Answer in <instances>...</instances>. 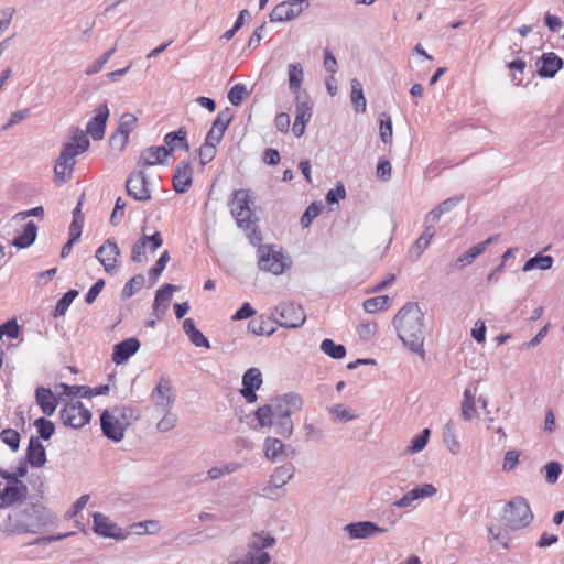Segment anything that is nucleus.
I'll return each mask as SVG.
<instances>
[{
	"label": "nucleus",
	"instance_id": "nucleus-34",
	"mask_svg": "<svg viewBox=\"0 0 564 564\" xmlns=\"http://www.w3.org/2000/svg\"><path fill=\"white\" fill-rule=\"evenodd\" d=\"M35 399L41 410L46 415H52L57 406V399L51 389L40 387L35 391Z\"/></svg>",
	"mask_w": 564,
	"mask_h": 564
},
{
	"label": "nucleus",
	"instance_id": "nucleus-1",
	"mask_svg": "<svg viewBox=\"0 0 564 564\" xmlns=\"http://www.w3.org/2000/svg\"><path fill=\"white\" fill-rule=\"evenodd\" d=\"M58 517L42 503H26L13 509L0 522L6 534H43L57 528Z\"/></svg>",
	"mask_w": 564,
	"mask_h": 564
},
{
	"label": "nucleus",
	"instance_id": "nucleus-31",
	"mask_svg": "<svg viewBox=\"0 0 564 564\" xmlns=\"http://www.w3.org/2000/svg\"><path fill=\"white\" fill-rule=\"evenodd\" d=\"M435 227L431 224L424 223V231L423 234L415 240L413 246L411 247L409 254L413 260H417L423 252L427 249L431 243V240L435 236Z\"/></svg>",
	"mask_w": 564,
	"mask_h": 564
},
{
	"label": "nucleus",
	"instance_id": "nucleus-44",
	"mask_svg": "<svg viewBox=\"0 0 564 564\" xmlns=\"http://www.w3.org/2000/svg\"><path fill=\"white\" fill-rule=\"evenodd\" d=\"M351 86V101L355 105L357 111L364 112L366 110V97L364 95L362 86L356 78L350 80Z\"/></svg>",
	"mask_w": 564,
	"mask_h": 564
},
{
	"label": "nucleus",
	"instance_id": "nucleus-23",
	"mask_svg": "<svg viewBox=\"0 0 564 564\" xmlns=\"http://www.w3.org/2000/svg\"><path fill=\"white\" fill-rule=\"evenodd\" d=\"M109 113L107 104H101L95 109V116L86 126V132L94 140H101L104 138Z\"/></svg>",
	"mask_w": 564,
	"mask_h": 564
},
{
	"label": "nucleus",
	"instance_id": "nucleus-2",
	"mask_svg": "<svg viewBox=\"0 0 564 564\" xmlns=\"http://www.w3.org/2000/svg\"><path fill=\"white\" fill-rule=\"evenodd\" d=\"M392 323L399 338L410 350L424 352V314L417 303L409 302L403 305Z\"/></svg>",
	"mask_w": 564,
	"mask_h": 564
},
{
	"label": "nucleus",
	"instance_id": "nucleus-4",
	"mask_svg": "<svg viewBox=\"0 0 564 564\" xmlns=\"http://www.w3.org/2000/svg\"><path fill=\"white\" fill-rule=\"evenodd\" d=\"M133 411L130 408H115L105 410L100 416V425L104 434L113 442H120L124 431L131 424Z\"/></svg>",
	"mask_w": 564,
	"mask_h": 564
},
{
	"label": "nucleus",
	"instance_id": "nucleus-35",
	"mask_svg": "<svg viewBox=\"0 0 564 564\" xmlns=\"http://www.w3.org/2000/svg\"><path fill=\"white\" fill-rule=\"evenodd\" d=\"M477 386H468L463 394L462 415L465 421H470L476 413Z\"/></svg>",
	"mask_w": 564,
	"mask_h": 564
},
{
	"label": "nucleus",
	"instance_id": "nucleus-48",
	"mask_svg": "<svg viewBox=\"0 0 564 564\" xmlns=\"http://www.w3.org/2000/svg\"><path fill=\"white\" fill-rule=\"evenodd\" d=\"M274 417L275 415L272 404L262 405L256 411V419L262 427L272 426Z\"/></svg>",
	"mask_w": 564,
	"mask_h": 564
},
{
	"label": "nucleus",
	"instance_id": "nucleus-55",
	"mask_svg": "<svg viewBox=\"0 0 564 564\" xmlns=\"http://www.w3.org/2000/svg\"><path fill=\"white\" fill-rule=\"evenodd\" d=\"M164 415L163 417L158 422L156 429L162 432L166 433L172 431L178 422V417L175 413H173L171 410L163 411Z\"/></svg>",
	"mask_w": 564,
	"mask_h": 564
},
{
	"label": "nucleus",
	"instance_id": "nucleus-43",
	"mask_svg": "<svg viewBox=\"0 0 564 564\" xmlns=\"http://www.w3.org/2000/svg\"><path fill=\"white\" fill-rule=\"evenodd\" d=\"M289 87L293 93H297L301 88L304 73L300 63H291L288 67Z\"/></svg>",
	"mask_w": 564,
	"mask_h": 564
},
{
	"label": "nucleus",
	"instance_id": "nucleus-52",
	"mask_svg": "<svg viewBox=\"0 0 564 564\" xmlns=\"http://www.w3.org/2000/svg\"><path fill=\"white\" fill-rule=\"evenodd\" d=\"M138 119L133 113L126 112L119 119L117 131L130 135V133L137 128Z\"/></svg>",
	"mask_w": 564,
	"mask_h": 564
},
{
	"label": "nucleus",
	"instance_id": "nucleus-27",
	"mask_svg": "<svg viewBox=\"0 0 564 564\" xmlns=\"http://www.w3.org/2000/svg\"><path fill=\"white\" fill-rule=\"evenodd\" d=\"M463 195H459L443 200L425 215L424 223L431 224L435 227L442 216L451 213L463 200Z\"/></svg>",
	"mask_w": 564,
	"mask_h": 564
},
{
	"label": "nucleus",
	"instance_id": "nucleus-45",
	"mask_svg": "<svg viewBox=\"0 0 564 564\" xmlns=\"http://www.w3.org/2000/svg\"><path fill=\"white\" fill-rule=\"evenodd\" d=\"M321 350L334 359H341L346 356V348L341 344H336L333 339L326 338L321 344Z\"/></svg>",
	"mask_w": 564,
	"mask_h": 564
},
{
	"label": "nucleus",
	"instance_id": "nucleus-20",
	"mask_svg": "<svg viewBox=\"0 0 564 564\" xmlns=\"http://www.w3.org/2000/svg\"><path fill=\"white\" fill-rule=\"evenodd\" d=\"M305 0H289L275 6L270 13L271 22H285L293 20L304 10Z\"/></svg>",
	"mask_w": 564,
	"mask_h": 564
},
{
	"label": "nucleus",
	"instance_id": "nucleus-46",
	"mask_svg": "<svg viewBox=\"0 0 564 564\" xmlns=\"http://www.w3.org/2000/svg\"><path fill=\"white\" fill-rule=\"evenodd\" d=\"M390 306V297L388 295L375 296L364 302V308L368 313H377Z\"/></svg>",
	"mask_w": 564,
	"mask_h": 564
},
{
	"label": "nucleus",
	"instance_id": "nucleus-54",
	"mask_svg": "<svg viewBox=\"0 0 564 564\" xmlns=\"http://www.w3.org/2000/svg\"><path fill=\"white\" fill-rule=\"evenodd\" d=\"M145 279L142 274L131 278L122 289V297L129 299L144 285Z\"/></svg>",
	"mask_w": 564,
	"mask_h": 564
},
{
	"label": "nucleus",
	"instance_id": "nucleus-39",
	"mask_svg": "<svg viewBox=\"0 0 564 564\" xmlns=\"http://www.w3.org/2000/svg\"><path fill=\"white\" fill-rule=\"evenodd\" d=\"M183 329L184 333L189 337L192 344H194L196 347L209 348V340L200 330L196 328L192 318H186L183 322Z\"/></svg>",
	"mask_w": 564,
	"mask_h": 564
},
{
	"label": "nucleus",
	"instance_id": "nucleus-17",
	"mask_svg": "<svg viewBox=\"0 0 564 564\" xmlns=\"http://www.w3.org/2000/svg\"><path fill=\"white\" fill-rule=\"evenodd\" d=\"M96 259L100 262L107 273H113L118 267L120 250L113 239H107L97 250Z\"/></svg>",
	"mask_w": 564,
	"mask_h": 564
},
{
	"label": "nucleus",
	"instance_id": "nucleus-10",
	"mask_svg": "<svg viewBox=\"0 0 564 564\" xmlns=\"http://www.w3.org/2000/svg\"><path fill=\"white\" fill-rule=\"evenodd\" d=\"M59 416L64 425L80 429L89 423L91 413L80 401H70L62 408Z\"/></svg>",
	"mask_w": 564,
	"mask_h": 564
},
{
	"label": "nucleus",
	"instance_id": "nucleus-21",
	"mask_svg": "<svg viewBox=\"0 0 564 564\" xmlns=\"http://www.w3.org/2000/svg\"><path fill=\"white\" fill-rule=\"evenodd\" d=\"M263 383V378L260 369L249 368L242 376L241 395L248 403H254L258 399L256 391L260 389Z\"/></svg>",
	"mask_w": 564,
	"mask_h": 564
},
{
	"label": "nucleus",
	"instance_id": "nucleus-30",
	"mask_svg": "<svg viewBox=\"0 0 564 564\" xmlns=\"http://www.w3.org/2000/svg\"><path fill=\"white\" fill-rule=\"evenodd\" d=\"M26 460L32 467H42L46 463V452L37 437L32 436L26 448Z\"/></svg>",
	"mask_w": 564,
	"mask_h": 564
},
{
	"label": "nucleus",
	"instance_id": "nucleus-15",
	"mask_svg": "<svg viewBox=\"0 0 564 564\" xmlns=\"http://www.w3.org/2000/svg\"><path fill=\"white\" fill-rule=\"evenodd\" d=\"M126 189L128 195L138 202H148L151 199V191L142 170L132 172L129 175L126 181Z\"/></svg>",
	"mask_w": 564,
	"mask_h": 564
},
{
	"label": "nucleus",
	"instance_id": "nucleus-16",
	"mask_svg": "<svg viewBox=\"0 0 564 564\" xmlns=\"http://www.w3.org/2000/svg\"><path fill=\"white\" fill-rule=\"evenodd\" d=\"M93 519L94 532L100 536L124 540L129 535V532L124 531L117 523L111 521L109 517L100 512H95Z\"/></svg>",
	"mask_w": 564,
	"mask_h": 564
},
{
	"label": "nucleus",
	"instance_id": "nucleus-33",
	"mask_svg": "<svg viewBox=\"0 0 564 564\" xmlns=\"http://www.w3.org/2000/svg\"><path fill=\"white\" fill-rule=\"evenodd\" d=\"M230 121L231 116L227 115L224 111L219 112L216 119L214 120L210 130L207 132L206 140L218 144L221 141L224 133L228 128Z\"/></svg>",
	"mask_w": 564,
	"mask_h": 564
},
{
	"label": "nucleus",
	"instance_id": "nucleus-22",
	"mask_svg": "<svg viewBox=\"0 0 564 564\" xmlns=\"http://www.w3.org/2000/svg\"><path fill=\"white\" fill-rule=\"evenodd\" d=\"M344 531L349 534L350 539H370L388 531L371 521L351 522L344 527Z\"/></svg>",
	"mask_w": 564,
	"mask_h": 564
},
{
	"label": "nucleus",
	"instance_id": "nucleus-64",
	"mask_svg": "<svg viewBox=\"0 0 564 564\" xmlns=\"http://www.w3.org/2000/svg\"><path fill=\"white\" fill-rule=\"evenodd\" d=\"M489 541H495L505 549L509 546V536L507 532L501 531L500 529L496 530L492 527L488 528Z\"/></svg>",
	"mask_w": 564,
	"mask_h": 564
},
{
	"label": "nucleus",
	"instance_id": "nucleus-41",
	"mask_svg": "<svg viewBox=\"0 0 564 564\" xmlns=\"http://www.w3.org/2000/svg\"><path fill=\"white\" fill-rule=\"evenodd\" d=\"M553 263L554 259L551 256L538 253L536 256L530 258L524 263L522 270L524 272H529L532 270H549L552 268Z\"/></svg>",
	"mask_w": 564,
	"mask_h": 564
},
{
	"label": "nucleus",
	"instance_id": "nucleus-29",
	"mask_svg": "<svg viewBox=\"0 0 564 564\" xmlns=\"http://www.w3.org/2000/svg\"><path fill=\"white\" fill-rule=\"evenodd\" d=\"M435 492L436 488L433 485L425 484L406 492L401 499L397 500L393 506L398 508H409L412 507L417 499L431 497Z\"/></svg>",
	"mask_w": 564,
	"mask_h": 564
},
{
	"label": "nucleus",
	"instance_id": "nucleus-59",
	"mask_svg": "<svg viewBox=\"0 0 564 564\" xmlns=\"http://www.w3.org/2000/svg\"><path fill=\"white\" fill-rule=\"evenodd\" d=\"M248 96V90L245 84H236L228 93V100L234 106H239Z\"/></svg>",
	"mask_w": 564,
	"mask_h": 564
},
{
	"label": "nucleus",
	"instance_id": "nucleus-5",
	"mask_svg": "<svg viewBox=\"0 0 564 564\" xmlns=\"http://www.w3.org/2000/svg\"><path fill=\"white\" fill-rule=\"evenodd\" d=\"M274 544V536L256 533L250 538L247 551L240 556L230 560L228 564H269L271 556L265 550Z\"/></svg>",
	"mask_w": 564,
	"mask_h": 564
},
{
	"label": "nucleus",
	"instance_id": "nucleus-36",
	"mask_svg": "<svg viewBox=\"0 0 564 564\" xmlns=\"http://www.w3.org/2000/svg\"><path fill=\"white\" fill-rule=\"evenodd\" d=\"M443 441L447 449L453 455L459 454L462 446L457 436V431L452 420H449L443 427Z\"/></svg>",
	"mask_w": 564,
	"mask_h": 564
},
{
	"label": "nucleus",
	"instance_id": "nucleus-60",
	"mask_svg": "<svg viewBox=\"0 0 564 564\" xmlns=\"http://www.w3.org/2000/svg\"><path fill=\"white\" fill-rule=\"evenodd\" d=\"M34 424L37 429L40 437L43 440H50L55 432L54 424L45 417L37 419Z\"/></svg>",
	"mask_w": 564,
	"mask_h": 564
},
{
	"label": "nucleus",
	"instance_id": "nucleus-50",
	"mask_svg": "<svg viewBox=\"0 0 564 564\" xmlns=\"http://www.w3.org/2000/svg\"><path fill=\"white\" fill-rule=\"evenodd\" d=\"M481 253H484L482 245H475L473 248L464 252L460 257L457 258L455 262V267L464 268L466 265L471 264V262Z\"/></svg>",
	"mask_w": 564,
	"mask_h": 564
},
{
	"label": "nucleus",
	"instance_id": "nucleus-25",
	"mask_svg": "<svg viewBox=\"0 0 564 564\" xmlns=\"http://www.w3.org/2000/svg\"><path fill=\"white\" fill-rule=\"evenodd\" d=\"M170 151L164 147H150L143 150L138 159L137 165L140 170H144L154 164H163Z\"/></svg>",
	"mask_w": 564,
	"mask_h": 564
},
{
	"label": "nucleus",
	"instance_id": "nucleus-11",
	"mask_svg": "<svg viewBox=\"0 0 564 564\" xmlns=\"http://www.w3.org/2000/svg\"><path fill=\"white\" fill-rule=\"evenodd\" d=\"M8 482L2 485L0 482V498L2 502L0 503V509L4 506L11 507L18 502H22L25 500L28 496V487L21 480L17 479L15 476L4 475L3 476Z\"/></svg>",
	"mask_w": 564,
	"mask_h": 564
},
{
	"label": "nucleus",
	"instance_id": "nucleus-12",
	"mask_svg": "<svg viewBox=\"0 0 564 564\" xmlns=\"http://www.w3.org/2000/svg\"><path fill=\"white\" fill-rule=\"evenodd\" d=\"M154 406L158 411L172 410L176 400V393L172 381L162 377L151 394Z\"/></svg>",
	"mask_w": 564,
	"mask_h": 564
},
{
	"label": "nucleus",
	"instance_id": "nucleus-3",
	"mask_svg": "<svg viewBox=\"0 0 564 564\" xmlns=\"http://www.w3.org/2000/svg\"><path fill=\"white\" fill-rule=\"evenodd\" d=\"M89 140L83 131L77 130L73 141L65 144L54 165V181L62 185L72 178L76 156L89 148Z\"/></svg>",
	"mask_w": 564,
	"mask_h": 564
},
{
	"label": "nucleus",
	"instance_id": "nucleus-42",
	"mask_svg": "<svg viewBox=\"0 0 564 564\" xmlns=\"http://www.w3.org/2000/svg\"><path fill=\"white\" fill-rule=\"evenodd\" d=\"M273 318L263 316L259 321H252L248 324V329L257 336H271L275 332V327L272 326Z\"/></svg>",
	"mask_w": 564,
	"mask_h": 564
},
{
	"label": "nucleus",
	"instance_id": "nucleus-26",
	"mask_svg": "<svg viewBox=\"0 0 564 564\" xmlns=\"http://www.w3.org/2000/svg\"><path fill=\"white\" fill-rule=\"evenodd\" d=\"M193 170L188 162L176 165L173 176V187L176 193H186L192 185Z\"/></svg>",
	"mask_w": 564,
	"mask_h": 564
},
{
	"label": "nucleus",
	"instance_id": "nucleus-19",
	"mask_svg": "<svg viewBox=\"0 0 564 564\" xmlns=\"http://www.w3.org/2000/svg\"><path fill=\"white\" fill-rule=\"evenodd\" d=\"M163 245V238L159 231L153 235H143L132 247L131 259L133 262L141 263L147 260L145 250L154 252Z\"/></svg>",
	"mask_w": 564,
	"mask_h": 564
},
{
	"label": "nucleus",
	"instance_id": "nucleus-53",
	"mask_svg": "<svg viewBox=\"0 0 564 564\" xmlns=\"http://www.w3.org/2000/svg\"><path fill=\"white\" fill-rule=\"evenodd\" d=\"M380 139L384 143L392 142V120L389 115L382 112L380 115V127H379Z\"/></svg>",
	"mask_w": 564,
	"mask_h": 564
},
{
	"label": "nucleus",
	"instance_id": "nucleus-49",
	"mask_svg": "<svg viewBox=\"0 0 564 564\" xmlns=\"http://www.w3.org/2000/svg\"><path fill=\"white\" fill-rule=\"evenodd\" d=\"M431 435L430 429H424L419 435L414 436L406 448L409 454H415L425 448Z\"/></svg>",
	"mask_w": 564,
	"mask_h": 564
},
{
	"label": "nucleus",
	"instance_id": "nucleus-37",
	"mask_svg": "<svg viewBox=\"0 0 564 564\" xmlns=\"http://www.w3.org/2000/svg\"><path fill=\"white\" fill-rule=\"evenodd\" d=\"M284 444L276 437H267L263 443V454L267 459L276 462L284 456Z\"/></svg>",
	"mask_w": 564,
	"mask_h": 564
},
{
	"label": "nucleus",
	"instance_id": "nucleus-40",
	"mask_svg": "<svg viewBox=\"0 0 564 564\" xmlns=\"http://www.w3.org/2000/svg\"><path fill=\"white\" fill-rule=\"evenodd\" d=\"M186 131L183 128H181L177 131L169 132L164 137V142L170 148L167 149L170 151V155L176 148L188 151L189 147L186 139Z\"/></svg>",
	"mask_w": 564,
	"mask_h": 564
},
{
	"label": "nucleus",
	"instance_id": "nucleus-9",
	"mask_svg": "<svg viewBox=\"0 0 564 564\" xmlns=\"http://www.w3.org/2000/svg\"><path fill=\"white\" fill-rule=\"evenodd\" d=\"M271 316L274 323L284 328H297L306 319L304 310L293 302H285L275 306Z\"/></svg>",
	"mask_w": 564,
	"mask_h": 564
},
{
	"label": "nucleus",
	"instance_id": "nucleus-6",
	"mask_svg": "<svg viewBox=\"0 0 564 564\" xmlns=\"http://www.w3.org/2000/svg\"><path fill=\"white\" fill-rule=\"evenodd\" d=\"M533 520V512L528 501L521 497L512 498L503 508L502 523L510 530L528 527Z\"/></svg>",
	"mask_w": 564,
	"mask_h": 564
},
{
	"label": "nucleus",
	"instance_id": "nucleus-63",
	"mask_svg": "<svg viewBox=\"0 0 564 564\" xmlns=\"http://www.w3.org/2000/svg\"><path fill=\"white\" fill-rule=\"evenodd\" d=\"M303 431L306 441L321 442L324 438L323 429L312 423H305L303 425Z\"/></svg>",
	"mask_w": 564,
	"mask_h": 564
},
{
	"label": "nucleus",
	"instance_id": "nucleus-47",
	"mask_svg": "<svg viewBox=\"0 0 564 564\" xmlns=\"http://www.w3.org/2000/svg\"><path fill=\"white\" fill-rule=\"evenodd\" d=\"M328 412L334 416L336 421L339 422H348L358 417V415L354 413L351 409L345 406L344 404H335L329 406Z\"/></svg>",
	"mask_w": 564,
	"mask_h": 564
},
{
	"label": "nucleus",
	"instance_id": "nucleus-38",
	"mask_svg": "<svg viewBox=\"0 0 564 564\" xmlns=\"http://www.w3.org/2000/svg\"><path fill=\"white\" fill-rule=\"evenodd\" d=\"M36 235L37 227L31 220L25 225L23 232L13 239L12 245L19 249L28 248L35 241Z\"/></svg>",
	"mask_w": 564,
	"mask_h": 564
},
{
	"label": "nucleus",
	"instance_id": "nucleus-24",
	"mask_svg": "<svg viewBox=\"0 0 564 564\" xmlns=\"http://www.w3.org/2000/svg\"><path fill=\"white\" fill-rule=\"evenodd\" d=\"M542 78H553L564 66V61L553 52L543 53L535 63Z\"/></svg>",
	"mask_w": 564,
	"mask_h": 564
},
{
	"label": "nucleus",
	"instance_id": "nucleus-62",
	"mask_svg": "<svg viewBox=\"0 0 564 564\" xmlns=\"http://www.w3.org/2000/svg\"><path fill=\"white\" fill-rule=\"evenodd\" d=\"M322 209V205L312 203L301 217L302 227L307 228L311 225L312 220L321 214Z\"/></svg>",
	"mask_w": 564,
	"mask_h": 564
},
{
	"label": "nucleus",
	"instance_id": "nucleus-32",
	"mask_svg": "<svg viewBox=\"0 0 564 564\" xmlns=\"http://www.w3.org/2000/svg\"><path fill=\"white\" fill-rule=\"evenodd\" d=\"M176 290L175 285L164 284L156 291L153 314L160 319L165 314V310L172 299L173 292Z\"/></svg>",
	"mask_w": 564,
	"mask_h": 564
},
{
	"label": "nucleus",
	"instance_id": "nucleus-8",
	"mask_svg": "<svg viewBox=\"0 0 564 564\" xmlns=\"http://www.w3.org/2000/svg\"><path fill=\"white\" fill-rule=\"evenodd\" d=\"M258 256L259 268L262 271L271 272L275 275L282 274L291 265L289 257L275 246H260Z\"/></svg>",
	"mask_w": 564,
	"mask_h": 564
},
{
	"label": "nucleus",
	"instance_id": "nucleus-56",
	"mask_svg": "<svg viewBox=\"0 0 564 564\" xmlns=\"http://www.w3.org/2000/svg\"><path fill=\"white\" fill-rule=\"evenodd\" d=\"M273 425L279 435L291 437L294 431V424L291 417H274Z\"/></svg>",
	"mask_w": 564,
	"mask_h": 564
},
{
	"label": "nucleus",
	"instance_id": "nucleus-18",
	"mask_svg": "<svg viewBox=\"0 0 564 564\" xmlns=\"http://www.w3.org/2000/svg\"><path fill=\"white\" fill-rule=\"evenodd\" d=\"M295 467L293 464H284L276 467L270 476L268 486L263 488L262 495L272 498L275 490L286 485L294 476Z\"/></svg>",
	"mask_w": 564,
	"mask_h": 564
},
{
	"label": "nucleus",
	"instance_id": "nucleus-13",
	"mask_svg": "<svg viewBox=\"0 0 564 564\" xmlns=\"http://www.w3.org/2000/svg\"><path fill=\"white\" fill-rule=\"evenodd\" d=\"M313 115V104L307 95H297L295 98V120L293 123V133L296 138L303 135L305 126Z\"/></svg>",
	"mask_w": 564,
	"mask_h": 564
},
{
	"label": "nucleus",
	"instance_id": "nucleus-58",
	"mask_svg": "<svg viewBox=\"0 0 564 564\" xmlns=\"http://www.w3.org/2000/svg\"><path fill=\"white\" fill-rule=\"evenodd\" d=\"M78 292L76 290H69L66 292L61 300H58L54 315L62 316L66 313L67 308L72 304V302L76 299Z\"/></svg>",
	"mask_w": 564,
	"mask_h": 564
},
{
	"label": "nucleus",
	"instance_id": "nucleus-57",
	"mask_svg": "<svg viewBox=\"0 0 564 564\" xmlns=\"http://www.w3.org/2000/svg\"><path fill=\"white\" fill-rule=\"evenodd\" d=\"M1 441L7 444L13 452L20 447V434L13 429H4L0 433Z\"/></svg>",
	"mask_w": 564,
	"mask_h": 564
},
{
	"label": "nucleus",
	"instance_id": "nucleus-28",
	"mask_svg": "<svg viewBox=\"0 0 564 564\" xmlns=\"http://www.w3.org/2000/svg\"><path fill=\"white\" fill-rule=\"evenodd\" d=\"M140 348V341L135 337H130L115 345L112 360L117 365L127 361Z\"/></svg>",
	"mask_w": 564,
	"mask_h": 564
},
{
	"label": "nucleus",
	"instance_id": "nucleus-14",
	"mask_svg": "<svg viewBox=\"0 0 564 564\" xmlns=\"http://www.w3.org/2000/svg\"><path fill=\"white\" fill-rule=\"evenodd\" d=\"M304 404L303 398L299 393H285L273 400L272 406L275 417H291L293 413L302 410Z\"/></svg>",
	"mask_w": 564,
	"mask_h": 564
},
{
	"label": "nucleus",
	"instance_id": "nucleus-61",
	"mask_svg": "<svg viewBox=\"0 0 564 564\" xmlns=\"http://www.w3.org/2000/svg\"><path fill=\"white\" fill-rule=\"evenodd\" d=\"M216 143L205 140V143L199 149V159L203 165L209 163L216 154Z\"/></svg>",
	"mask_w": 564,
	"mask_h": 564
},
{
	"label": "nucleus",
	"instance_id": "nucleus-51",
	"mask_svg": "<svg viewBox=\"0 0 564 564\" xmlns=\"http://www.w3.org/2000/svg\"><path fill=\"white\" fill-rule=\"evenodd\" d=\"M547 484H555L562 474V465L558 462H550L541 469Z\"/></svg>",
	"mask_w": 564,
	"mask_h": 564
},
{
	"label": "nucleus",
	"instance_id": "nucleus-7",
	"mask_svg": "<svg viewBox=\"0 0 564 564\" xmlns=\"http://www.w3.org/2000/svg\"><path fill=\"white\" fill-rule=\"evenodd\" d=\"M230 212L239 228L249 230L254 225V213L251 208L253 200L248 189H238L229 203Z\"/></svg>",
	"mask_w": 564,
	"mask_h": 564
}]
</instances>
